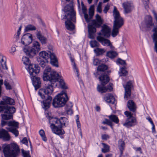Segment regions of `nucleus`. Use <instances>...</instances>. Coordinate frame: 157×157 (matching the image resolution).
<instances>
[{
	"mask_svg": "<svg viewBox=\"0 0 157 157\" xmlns=\"http://www.w3.org/2000/svg\"><path fill=\"white\" fill-rule=\"evenodd\" d=\"M71 61L72 62V64L73 66V68L75 72L76 73L77 76L78 77L79 76L78 70L77 68L76 67V64L74 62V60L72 59H71Z\"/></svg>",
	"mask_w": 157,
	"mask_h": 157,
	"instance_id": "45",
	"label": "nucleus"
},
{
	"mask_svg": "<svg viewBox=\"0 0 157 157\" xmlns=\"http://www.w3.org/2000/svg\"><path fill=\"white\" fill-rule=\"evenodd\" d=\"M125 144L124 141L120 140L118 142V147L120 150L121 154H122L123 151L124 149Z\"/></svg>",
	"mask_w": 157,
	"mask_h": 157,
	"instance_id": "43",
	"label": "nucleus"
},
{
	"mask_svg": "<svg viewBox=\"0 0 157 157\" xmlns=\"http://www.w3.org/2000/svg\"><path fill=\"white\" fill-rule=\"evenodd\" d=\"M67 112H68L71 110V108L73 106V105L71 103H69L67 104Z\"/></svg>",
	"mask_w": 157,
	"mask_h": 157,
	"instance_id": "59",
	"label": "nucleus"
},
{
	"mask_svg": "<svg viewBox=\"0 0 157 157\" xmlns=\"http://www.w3.org/2000/svg\"><path fill=\"white\" fill-rule=\"evenodd\" d=\"M36 59L37 62L42 68H44L47 66H46V63L40 57H37Z\"/></svg>",
	"mask_w": 157,
	"mask_h": 157,
	"instance_id": "40",
	"label": "nucleus"
},
{
	"mask_svg": "<svg viewBox=\"0 0 157 157\" xmlns=\"http://www.w3.org/2000/svg\"><path fill=\"white\" fill-rule=\"evenodd\" d=\"M137 121L136 118L134 117L128 118L125 123L123 124V125L126 127H132L135 126L137 124Z\"/></svg>",
	"mask_w": 157,
	"mask_h": 157,
	"instance_id": "18",
	"label": "nucleus"
},
{
	"mask_svg": "<svg viewBox=\"0 0 157 157\" xmlns=\"http://www.w3.org/2000/svg\"><path fill=\"white\" fill-rule=\"evenodd\" d=\"M101 32L98 33L99 35H103L105 37H108L110 36V29L105 25H104L102 27Z\"/></svg>",
	"mask_w": 157,
	"mask_h": 157,
	"instance_id": "16",
	"label": "nucleus"
},
{
	"mask_svg": "<svg viewBox=\"0 0 157 157\" xmlns=\"http://www.w3.org/2000/svg\"><path fill=\"white\" fill-rule=\"evenodd\" d=\"M67 20L65 22V26L67 29L69 30H72L75 28V26L71 22V21H72L70 19V18L68 19H67ZM75 21V20L74 22ZM74 22V21H73Z\"/></svg>",
	"mask_w": 157,
	"mask_h": 157,
	"instance_id": "29",
	"label": "nucleus"
},
{
	"mask_svg": "<svg viewBox=\"0 0 157 157\" xmlns=\"http://www.w3.org/2000/svg\"><path fill=\"white\" fill-rule=\"evenodd\" d=\"M45 115L46 117L48 120L49 123L52 122L55 124H58L62 127L63 125L66 126V125L68 124L67 119L65 117H61L59 119L57 118H54L51 116V113L48 111H46Z\"/></svg>",
	"mask_w": 157,
	"mask_h": 157,
	"instance_id": "9",
	"label": "nucleus"
},
{
	"mask_svg": "<svg viewBox=\"0 0 157 157\" xmlns=\"http://www.w3.org/2000/svg\"><path fill=\"white\" fill-rule=\"evenodd\" d=\"M104 98L105 101L109 103L114 104L115 101V98L110 94L106 95Z\"/></svg>",
	"mask_w": 157,
	"mask_h": 157,
	"instance_id": "28",
	"label": "nucleus"
},
{
	"mask_svg": "<svg viewBox=\"0 0 157 157\" xmlns=\"http://www.w3.org/2000/svg\"><path fill=\"white\" fill-rule=\"evenodd\" d=\"M99 79L103 86L106 84L109 80V77L104 72L101 74V76L99 77Z\"/></svg>",
	"mask_w": 157,
	"mask_h": 157,
	"instance_id": "27",
	"label": "nucleus"
},
{
	"mask_svg": "<svg viewBox=\"0 0 157 157\" xmlns=\"http://www.w3.org/2000/svg\"><path fill=\"white\" fill-rule=\"evenodd\" d=\"M39 55L40 57L47 60L49 58L50 59L51 64L56 67H59L58 60L55 54L49 51H42L40 52Z\"/></svg>",
	"mask_w": 157,
	"mask_h": 157,
	"instance_id": "8",
	"label": "nucleus"
},
{
	"mask_svg": "<svg viewBox=\"0 0 157 157\" xmlns=\"http://www.w3.org/2000/svg\"><path fill=\"white\" fill-rule=\"evenodd\" d=\"M4 114L1 115L2 119L5 120H9L12 118V115L7 112L4 113Z\"/></svg>",
	"mask_w": 157,
	"mask_h": 157,
	"instance_id": "37",
	"label": "nucleus"
},
{
	"mask_svg": "<svg viewBox=\"0 0 157 157\" xmlns=\"http://www.w3.org/2000/svg\"><path fill=\"white\" fill-rule=\"evenodd\" d=\"M60 86L63 89H67V85L63 80L62 79H60L59 81Z\"/></svg>",
	"mask_w": 157,
	"mask_h": 157,
	"instance_id": "47",
	"label": "nucleus"
},
{
	"mask_svg": "<svg viewBox=\"0 0 157 157\" xmlns=\"http://www.w3.org/2000/svg\"><path fill=\"white\" fill-rule=\"evenodd\" d=\"M6 58L0 54V68H2L7 70L8 68L6 66Z\"/></svg>",
	"mask_w": 157,
	"mask_h": 157,
	"instance_id": "32",
	"label": "nucleus"
},
{
	"mask_svg": "<svg viewBox=\"0 0 157 157\" xmlns=\"http://www.w3.org/2000/svg\"><path fill=\"white\" fill-rule=\"evenodd\" d=\"M94 52L98 55H101L105 52V51L102 49L97 48L94 50Z\"/></svg>",
	"mask_w": 157,
	"mask_h": 157,
	"instance_id": "52",
	"label": "nucleus"
},
{
	"mask_svg": "<svg viewBox=\"0 0 157 157\" xmlns=\"http://www.w3.org/2000/svg\"><path fill=\"white\" fill-rule=\"evenodd\" d=\"M15 111V109L14 107H10L7 105L0 106V112H7L9 114H12L14 113Z\"/></svg>",
	"mask_w": 157,
	"mask_h": 157,
	"instance_id": "17",
	"label": "nucleus"
},
{
	"mask_svg": "<svg viewBox=\"0 0 157 157\" xmlns=\"http://www.w3.org/2000/svg\"><path fill=\"white\" fill-rule=\"evenodd\" d=\"M90 46L92 48H95L99 46V44L96 40H91L90 42Z\"/></svg>",
	"mask_w": 157,
	"mask_h": 157,
	"instance_id": "51",
	"label": "nucleus"
},
{
	"mask_svg": "<svg viewBox=\"0 0 157 157\" xmlns=\"http://www.w3.org/2000/svg\"><path fill=\"white\" fill-rule=\"evenodd\" d=\"M6 128L9 131L13 133L15 136H17L18 135V131L16 128L13 127Z\"/></svg>",
	"mask_w": 157,
	"mask_h": 157,
	"instance_id": "39",
	"label": "nucleus"
},
{
	"mask_svg": "<svg viewBox=\"0 0 157 157\" xmlns=\"http://www.w3.org/2000/svg\"><path fill=\"white\" fill-rule=\"evenodd\" d=\"M97 39L104 46H110L111 45L109 40L105 39L100 36H98L97 37Z\"/></svg>",
	"mask_w": 157,
	"mask_h": 157,
	"instance_id": "26",
	"label": "nucleus"
},
{
	"mask_svg": "<svg viewBox=\"0 0 157 157\" xmlns=\"http://www.w3.org/2000/svg\"><path fill=\"white\" fill-rule=\"evenodd\" d=\"M124 24L113 23V29L111 35L113 37L116 36L119 33V29L121 28Z\"/></svg>",
	"mask_w": 157,
	"mask_h": 157,
	"instance_id": "20",
	"label": "nucleus"
},
{
	"mask_svg": "<svg viewBox=\"0 0 157 157\" xmlns=\"http://www.w3.org/2000/svg\"><path fill=\"white\" fill-rule=\"evenodd\" d=\"M117 64H120L121 65H126V62L125 61L122 60L120 59H118L117 61Z\"/></svg>",
	"mask_w": 157,
	"mask_h": 157,
	"instance_id": "53",
	"label": "nucleus"
},
{
	"mask_svg": "<svg viewBox=\"0 0 157 157\" xmlns=\"http://www.w3.org/2000/svg\"><path fill=\"white\" fill-rule=\"evenodd\" d=\"M21 142L23 144L27 145L28 143V140L26 138H24L21 140Z\"/></svg>",
	"mask_w": 157,
	"mask_h": 157,
	"instance_id": "64",
	"label": "nucleus"
},
{
	"mask_svg": "<svg viewBox=\"0 0 157 157\" xmlns=\"http://www.w3.org/2000/svg\"><path fill=\"white\" fill-rule=\"evenodd\" d=\"M102 23L103 20L101 17L98 14H96L95 19L92 21L91 24H89L88 25V37L89 38H94V33L96 31L95 27H100Z\"/></svg>",
	"mask_w": 157,
	"mask_h": 157,
	"instance_id": "5",
	"label": "nucleus"
},
{
	"mask_svg": "<svg viewBox=\"0 0 157 157\" xmlns=\"http://www.w3.org/2000/svg\"><path fill=\"white\" fill-rule=\"evenodd\" d=\"M39 133L41 137L42 140L44 141H46L47 139L45 136L44 131L43 130L41 129L39 131Z\"/></svg>",
	"mask_w": 157,
	"mask_h": 157,
	"instance_id": "49",
	"label": "nucleus"
},
{
	"mask_svg": "<svg viewBox=\"0 0 157 157\" xmlns=\"http://www.w3.org/2000/svg\"><path fill=\"white\" fill-rule=\"evenodd\" d=\"M76 117H77V119L76 120V122L77 127L78 128H79L80 129H81V124L80 122V121L79 120L78 116L77 115H76Z\"/></svg>",
	"mask_w": 157,
	"mask_h": 157,
	"instance_id": "58",
	"label": "nucleus"
},
{
	"mask_svg": "<svg viewBox=\"0 0 157 157\" xmlns=\"http://www.w3.org/2000/svg\"><path fill=\"white\" fill-rule=\"evenodd\" d=\"M27 70L29 71L31 76L33 84L35 87V89L36 90L40 86L41 82L40 78L35 76V75L39 72L40 67L38 65L32 64L29 66Z\"/></svg>",
	"mask_w": 157,
	"mask_h": 157,
	"instance_id": "2",
	"label": "nucleus"
},
{
	"mask_svg": "<svg viewBox=\"0 0 157 157\" xmlns=\"http://www.w3.org/2000/svg\"><path fill=\"white\" fill-rule=\"evenodd\" d=\"M50 128L52 132L55 134L58 135H62L64 134L65 132L62 128V126L58 124H56L51 122Z\"/></svg>",
	"mask_w": 157,
	"mask_h": 157,
	"instance_id": "11",
	"label": "nucleus"
},
{
	"mask_svg": "<svg viewBox=\"0 0 157 157\" xmlns=\"http://www.w3.org/2000/svg\"><path fill=\"white\" fill-rule=\"evenodd\" d=\"M21 151L24 157H30L29 151H25L23 149H21Z\"/></svg>",
	"mask_w": 157,
	"mask_h": 157,
	"instance_id": "54",
	"label": "nucleus"
},
{
	"mask_svg": "<svg viewBox=\"0 0 157 157\" xmlns=\"http://www.w3.org/2000/svg\"><path fill=\"white\" fill-rule=\"evenodd\" d=\"M101 5H102V3L101 2H99L98 3V4L97 6V10L98 12L99 13H101L102 12L101 10Z\"/></svg>",
	"mask_w": 157,
	"mask_h": 157,
	"instance_id": "55",
	"label": "nucleus"
},
{
	"mask_svg": "<svg viewBox=\"0 0 157 157\" xmlns=\"http://www.w3.org/2000/svg\"><path fill=\"white\" fill-rule=\"evenodd\" d=\"M101 138L102 140H107L109 138V136L107 134H103L101 136Z\"/></svg>",
	"mask_w": 157,
	"mask_h": 157,
	"instance_id": "61",
	"label": "nucleus"
},
{
	"mask_svg": "<svg viewBox=\"0 0 157 157\" xmlns=\"http://www.w3.org/2000/svg\"><path fill=\"white\" fill-rule=\"evenodd\" d=\"M2 148L5 157H16L20 153V149L16 143L3 144Z\"/></svg>",
	"mask_w": 157,
	"mask_h": 157,
	"instance_id": "3",
	"label": "nucleus"
},
{
	"mask_svg": "<svg viewBox=\"0 0 157 157\" xmlns=\"http://www.w3.org/2000/svg\"><path fill=\"white\" fill-rule=\"evenodd\" d=\"M16 51L15 46L13 45L11 48V49L9 50L10 52L11 53H13Z\"/></svg>",
	"mask_w": 157,
	"mask_h": 157,
	"instance_id": "60",
	"label": "nucleus"
},
{
	"mask_svg": "<svg viewBox=\"0 0 157 157\" xmlns=\"http://www.w3.org/2000/svg\"><path fill=\"white\" fill-rule=\"evenodd\" d=\"M42 77L44 81L52 83L57 81L61 76L56 71L52 70L50 67L47 66L44 71Z\"/></svg>",
	"mask_w": 157,
	"mask_h": 157,
	"instance_id": "4",
	"label": "nucleus"
},
{
	"mask_svg": "<svg viewBox=\"0 0 157 157\" xmlns=\"http://www.w3.org/2000/svg\"><path fill=\"white\" fill-rule=\"evenodd\" d=\"M117 55V53L115 51H109L107 52L106 53V56L109 57L111 59L114 58Z\"/></svg>",
	"mask_w": 157,
	"mask_h": 157,
	"instance_id": "36",
	"label": "nucleus"
},
{
	"mask_svg": "<svg viewBox=\"0 0 157 157\" xmlns=\"http://www.w3.org/2000/svg\"><path fill=\"white\" fill-rule=\"evenodd\" d=\"M36 37L42 44H45L47 41V38L44 37L40 31H37L36 34Z\"/></svg>",
	"mask_w": 157,
	"mask_h": 157,
	"instance_id": "25",
	"label": "nucleus"
},
{
	"mask_svg": "<svg viewBox=\"0 0 157 157\" xmlns=\"http://www.w3.org/2000/svg\"><path fill=\"white\" fill-rule=\"evenodd\" d=\"M109 6L108 5H107L105 6L104 9L103 10V11L105 13H106L108 11L109 9Z\"/></svg>",
	"mask_w": 157,
	"mask_h": 157,
	"instance_id": "62",
	"label": "nucleus"
},
{
	"mask_svg": "<svg viewBox=\"0 0 157 157\" xmlns=\"http://www.w3.org/2000/svg\"><path fill=\"white\" fill-rule=\"evenodd\" d=\"M64 11L67 13V15H65L63 19L70 18L72 21H74L76 18V13L73 9V7L72 4L67 5L65 6Z\"/></svg>",
	"mask_w": 157,
	"mask_h": 157,
	"instance_id": "10",
	"label": "nucleus"
},
{
	"mask_svg": "<svg viewBox=\"0 0 157 157\" xmlns=\"http://www.w3.org/2000/svg\"><path fill=\"white\" fill-rule=\"evenodd\" d=\"M127 106L129 110L134 112L136 109V106L134 102L132 100H129L128 102Z\"/></svg>",
	"mask_w": 157,
	"mask_h": 157,
	"instance_id": "31",
	"label": "nucleus"
},
{
	"mask_svg": "<svg viewBox=\"0 0 157 157\" xmlns=\"http://www.w3.org/2000/svg\"><path fill=\"white\" fill-rule=\"evenodd\" d=\"M53 91L52 83L46 85L43 89H40L39 92V94L43 99H45L43 101L42 107L45 109L49 108L52 99L51 96Z\"/></svg>",
	"mask_w": 157,
	"mask_h": 157,
	"instance_id": "1",
	"label": "nucleus"
},
{
	"mask_svg": "<svg viewBox=\"0 0 157 157\" xmlns=\"http://www.w3.org/2000/svg\"><path fill=\"white\" fill-rule=\"evenodd\" d=\"M144 23L145 27L148 29H150L154 26L152 17L150 15H147L145 16Z\"/></svg>",
	"mask_w": 157,
	"mask_h": 157,
	"instance_id": "15",
	"label": "nucleus"
},
{
	"mask_svg": "<svg viewBox=\"0 0 157 157\" xmlns=\"http://www.w3.org/2000/svg\"><path fill=\"white\" fill-rule=\"evenodd\" d=\"M107 66L104 64H102L99 66L97 68L98 74H99V71L104 72L105 70L107 69Z\"/></svg>",
	"mask_w": 157,
	"mask_h": 157,
	"instance_id": "41",
	"label": "nucleus"
},
{
	"mask_svg": "<svg viewBox=\"0 0 157 157\" xmlns=\"http://www.w3.org/2000/svg\"><path fill=\"white\" fill-rule=\"evenodd\" d=\"M0 138L5 141H9L10 139V136L7 131L3 129H0Z\"/></svg>",
	"mask_w": 157,
	"mask_h": 157,
	"instance_id": "22",
	"label": "nucleus"
},
{
	"mask_svg": "<svg viewBox=\"0 0 157 157\" xmlns=\"http://www.w3.org/2000/svg\"><path fill=\"white\" fill-rule=\"evenodd\" d=\"M113 15L114 18L113 23L124 24V20L120 16L119 11L115 6H114Z\"/></svg>",
	"mask_w": 157,
	"mask_h": 157,
	"instance_id": "13",
	"label": "nucleus"
},
{
	"mask_svg": "<svg viewBox=\"0 0 157 157\" xmlns=\"http://www.w3.org/2000/svg\"><path fill=\"white\" fill-rule=\"evenodd\" d=\"M122 5L125 13H130L134 8L133 4L131 2H126L123 3Z\"/></svg>",
	"mask_w": 157,
	"mask_h": 157,
	"instance_id": "19",
	"label": "nucleus"
},
{
	"mask_svg": "<svg viewBox=\"0 0 157 157\" xmlns=\"http://www.w3.org/2000/svg\"><path fill=\"white\" fill-rule=\"evenodd\" d=\"M93 63L94 65L95 66L98 65L99 63V60L97 59H94L93 62Z\"/></svg>",
	"mask_w": 157,
	"mask_h": 157,
	"instance_id": "63",
	"label": "nucleus"
},
{
	"mask_svg": "<svg viewBox=\"0 0 157 157\" xmlns=\"http://www.w3.org/2000/svg\"><path fill=\"white\" fill-rule=\"evenodd\" d=\"M110 121L114 122L116 124H118L119 122V120L116 115L112 114L108 116Z\"/></svg>",
	"mask_w": 157,
	"mask_h": 157,
	"instance_id": "33",
	"label": "nucleus"
},
{
	"mask_svg": "<svg viewBox=\"0 0 157 157\" xmlns=\"http://www.w3.org/2000/svg\"><path fill=\"white\" fill-rule=\"evenodd\" d=\"M81 6L82 7V10L83 13L84 14V18L86 21H88L89 20L87 18L88 14L86 13V8L84 6L82 2H81Z\"/></svg>",
	"mask_w": 157,
	"mask_h": 157,
	"instance_id": "35",
	"label": "nucleus"
},
{
	"mask_svg": "<svg viewBox=\"0 0 157 157\" xmlns=\"http://www.w3.org/2000/svg\"><path fill=\"white\" fill-rule=\"evenodd\" d=\"M33 40L32 35L29 33L24 34L22 36L21 42L22 44L25 46H27L31 43Z\"/></svg>",
	"mask_w": 157,
	"mask_h": 157,
	"instance_id": "14",
	"label": "nucleus"
},
{
	"mask_svg": "<svg viewBox=\"0 0 157 157\" xmlns=\"http://www.w3.org/2000/svg\"><path fill=\"white\" fill-rule=\"evenodd\" d=\"M1 124L2 126H3L7 124L9 126H13L17 128L18 125V123L17 122L11 121L7 122L3 120L2 121Z\"/></svg>",
	"mask_w": 157,
	"mask_h": 157,
	"instance_id": "30",
	"label": "nucleus"
},
{
	"mask_svg": "<svg viewBox=\"0 0 157 157\" xmlns=\"http://www.w3.org/2000/svg\"><path fill=\"white\" fill-rule=\"evenodd\" d=\"M124 114L128 118L131 117H132V115L131 113L128 111H126L124 112Z\"/></svg>",
	"mask_w": 157,
	"mask_h": 157,
	"instance_id": "57",
	"label": "nucleus"
},
{
	"mask_svg": "<svg viewBox=\"0 0 157 157\" xmlns=\"http://www.w3.org/2000/svg\"><path fill=\"white\" fill-rule=\"evenodd\" d=\"M68 100L67 94L62 91L56 95L53 99L52 105L55 108L64 106Z\"/></svg>",
	"mask_w": 157,
	"mask_h": 157,
	"instance_id": "7",
	"label": "nucleus"
},
{
	"mask_svg": "<svg viewBox=\"0 0 157 157\" xmlns=\"http://www.w3.org/2000/svg\"><path fill=\"white\" fill-rule=\"evenodd\" d=\"M36 29V28L34 26L29 24L25 27V30L26 31H34Z\"/></svg>",
	"mask_w": 157,
	"mask_h": 157,
	"instance_id": "44",
	"label": "nucleus"
},
{
	"mask_svg": "<svg viewBox=\"0 0 157 157\" xmlns=\"http://www.w3.org/2000/svg\"><path fill=\"white\" fill-rule=\"evenodd\" d=\"M133 80H129L127 82L126 85H123V86L125 90V99H127L130 96L131 93V88L133 86Z\"/></svg>",
	"mask_w": 157,
	"mask_h": 157,
	"instance_id": "12",
	"label": "nucleus"
},
{
	"mask_svg": "<svg viewBox=\"0 0 157 157\" xmlns=\"http://www.w3.org/2000/svg\"><path fill=\"white\" fill-rule=\"evenodd\" d=\"M103 148L102 149V151L103 153H106L109 151V147L105 143H102Z\"/></svg>",
	"mask_w": 157,
	"mask_h": 157,
	"instance_id": "48",
	"label": "nucleus"
},
{
	"mask_svg": "<svg viewBox=\"0 0 157 157\" xmlns=\"http://www.w3.org/2000/svg\"><path fill=\"white\" fill-rule=\"evenodd\" d=\"M89 16L88 15L87 18L89 20L88 21H86L88 23L91 20L94 14V10L93 9V7H91L89 11Z\"/></svg>",
	"mask_w": 157,
	"mask_h": 157,
	"instance_id": "42",
	"label": "nucleus"
},
{
	"mask_svg": "<svg viewBox=\"0 0 157 157\" xmlns=\"http://www.w3.org/2000/svg\"><path fill=\"white\" fill-rule=\"evenodd\" d=\"M120 76H126L128 74V71L125 70V67L120 68L119 71L118 72Z\"/></svg>",
	"mask_w": 157,
	"mask_h": 157,
	"instance_id": "38",
	"label": "nucleus"
},
{
	"mask_svg": "<svg viewBox=\"0 0 157 157\" xmlns=\"http://www.w3.org/2000/svg\"><path fill=\"white\" fill-rule=\"evenodd\" d=\"M22 61L24 64L26 66V68L27 69L30 65L32 64H30V61L29 58L26 56H24L22 58Z\"/></svg>",
	"mask_w": 157,
	"mask_h": 157,
	"instance_id": "34",
	"label": "nucleus"
},
{
	"mask_svg": "<svg viewBox=\"0 0 157 157\" xmlns=\"http://www.w3.org/2000/svg\"><path fill=\"white\" fill-rule=\"evenodd\" d=\"M143 4L145 9H149V0H142Z\"/></svg>",
	"mask_w": 157,
	"mask_h": 157,
	"instance_id": "50",
	"label": "nucleus"
},
{
	"mask_svg": "<svg viewBox=\"0 0 157 157\" xmlns=\"http://www.w3.org/2000/svg\"><path fill=\"white\" fill-rule=\"evenodd\" d=\"M102 124H106L109 126L111 128L113 129V124L112 122L110 121V120H108L107 119H105L104 121H103L102 122Z\"/></svg>",
	"mask_w": 157,
	"mask_h": 157,
	"instance_id": "46",
	"label": "nucleus"
},
{
	"mask_svg": "<svg viewBox=\"0 0 157 157\" xmlns=\"http://www.w3.org/2000/svg\"><path fill=\"white\" fill-rule=\"evenodd\" d=\"M152 31L153 33L152 38L155 44V51L157 52V26L154 27Z\"/></svg>",
	"mask_w": 157,
	"mask_h": 157,
	"instance_id": "24",
	"label": "nucleus"
},
{
	"mask_svg": "<svg viewBox=\"0 0 157 157\" xmlns=\"http://www.w3.org/2000/svg\"><path fill=\"white\" fill-rule=\"evenodd\" d=\"M3 101L0 102L1 106L6 105V104L14 105L15 104L14 100L8 97H6L3 98Z\"/></svg>",
	"mask_w": 157,
	"mask_h": 157,
	"instance_id": "23",
	"label": "nucleus"
},
{
	"mask_svg": "<svg viewBox=\"0 0 157 157\" xmlns=\"http://www.w3.org/2000/svg\"><path fill=\"white\" fill-rule=\"evenodd\" d=\"M112 85V84H110L108 88H106L104 86L98 85L97 87V90L99 92L101 93H105L108 90L111 91L113 89Z\"/></svg>",
	"mask_w": 157,
	"mask_h": 157,
	"instance_id": "21",
	"label": "nucleus"
},
{
	"mask_svg": "<svg viewBox=\"0 0 157 157\" xmlns=\"http://www.w3.org/2000/svg\"><path fill=\"white\" fill-rule=\"evenodd\" d=\"M41 50V44L37 40L33 42L31 47L28 48L25 47L23 48L24 52L30 58H32L35 56Z\"/></svg>",
	"mask_w": 157,
	"mask_h": 157,
	"instance_id": "6",
	"label": "nucleus"
},
{
	"mask_svg": "<svg viewBox=\"0 0 157 157\" xmlns=\"http://www.w3.org/2000/svg\"><path fill=\"white\" fill-rule=\"evenodd\" d=\"M4 84L6 89L7 90H10L11 89V87L9 83L5 81L4 82Z\"/></svg>",
	"mask_w": 157,
	"mask_h": 157,
	"instance_id": "56",
	"label": "nucleus"
}]
</instances>
